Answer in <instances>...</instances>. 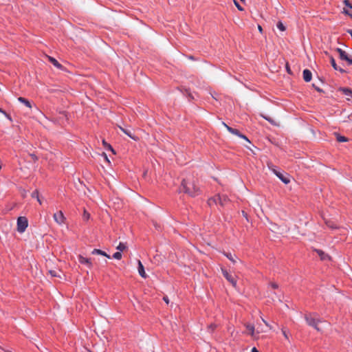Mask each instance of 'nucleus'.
<instances>
[{
    "instance_id": "obj_34",
    "label": "nucleus",
    "mask_w": 352,
    "mask_h": 352,
    "mask_svg": "<svg viewBox=\"0 0 352 352\" xmlns=\"http://www.w3.org/2000/svg\"><path fill=\"white\" fill-rule=\"evenodd\" d=\"M49 272H50V274L52 275V276H59L57 274L56 272V271H54V270H50Z\"/></svg>"
},
{
    "instance_id": "obj_9",
    "label": "nucleus",
    "mask_w": 352,
    "mask_h": 352,
    "mask_svg": "<svg viewBox=\"0 0 352 352\" xmlns=\"http://www.w3.org/2000/svg\"><path fill=\"white\" fill-rule=\"evenodd\" d=\"M336 50L342 60H346L349 65H352V58L348 56L345 51L340 48H338Z\"/></svg>"
},
{
    "instance_id": "obj_49",
    "label": "nucleus",
    "mask_w": 352,
    "mask_h": 352,
    "mask_svg": "<svg viewBox=\"0 0 352 352\" xmlns=\"http://www.w3.org/2000/svg\"><path fill=\"white\" fill-rule=\"evenodd\" d=\"M259 327V330H261V329H263L262 327H261L259 325L258 326Z\"/></svg>"
},
{
    "instance_id": "obj_14",
    "label": "nucleus",
    "mask_w": 352,
    "mask_h": 352,
    "mask_svg": "<svg viewBox=\"0 0 352 352\" xmlns=\"http://www.w3.org/2000/svg\"><path fill=\"white\" fill-rule=\"evenodd\" d=\"M303 79L305 82H309L312 78V74L310 70L305 69L303 71Z\"/></svg>"
},
{
    "instance_id": "obj_6",
    "label": "nucleus",
    "mask_w": 352,
    "mask_h": 352,
    "mask_svg": "<svg viewBox=\"0 0 352 352\" xmlns=\"http://www.w3.org/2000/svg\"><path fill=\"white\" fill-rule=\"evenodd\" d=\"M17 231L19 233H23L26 230L28 226V221L25 217H19L17 219Z\"/></svg>"
},
{
    "instance_id": "obj_41",
    "label": "nucleus",
    "mask_w": 352,
    "mask_h": 352,
    "mask_svg": "<svg viewBox=\"0 0 352 352\" xmlns=\"http://www.w3.org/2000/svg\"><path fill=\"white\" fill-rule=\"evenodd\" d=\"M163 300L165 301V302L166 304L169 303V299H168V296H164Z\"/></svg>"
},
{
    "instance_id": "obj_39",
    "label": "nucleus",
    "mask_w": 352,
    "mask_h": 352,
    "mask_svg": "<svg viewBox=\"0 0 352 352\" xmlns=\"http://www.w3.org/2000/svg\"><path fill=\"white\" fill-rule=\"evenodd\" d=\"M343 12L347 15H349V16H351V14L349 12L348 10H346V8H344V11Z\"/></svg>"
},
{
    "instance_id": "obj_8",
    "label": "nucleus",
    "mask_w": 352,
    "mask_h": 352,
    "mask_svg": "<svg viewBox=\"0 0 352 352\" xmlns=\"http://www.w3.org/2000/svg\"><path fill=\"white\" fill-rule=\"evenodd\" d=\"M54 221L59 225L65 223V217L62 211H58L53 215Z\"/></svg>"
},
{
    "instance_id": "obj_12",
    "label": "nucleus",
    "mask_w": 352,
    "mask_h": 352,
    "mask_svg": "<svg viewBox=\"0 0 352 352\" xmlns=\"http://www.w3.org/2000/svg\"><path fill=\"white\" fill-rule=\"evenodd\" d=\"M138 273L142 277V278H146V274L144 271V265H142V262L138 260Z\"/></svg>"
},
{
    "instance_id": "obj_1",
    "label": "nucleus",
    "mask_w": 352,
    "mask_h": 352,
    "mask_svg": "<svg viewBox=\"0 0 352 352\" xmlns=\"http://www.w3.org/2000/svg\"><path fill=\"white\" fill-rule=\"evenodd\" d=\"M179 190L194 197L199 194V188L196 186L194 179L189 177L183 179Z\"/></svg>"
},
{
    "instance_id": "obj_52",
    "label": "nucleus",
    "mask_w": 352,
    "mask_h": 352,
    "mask_svg": "<svg viewBox=\"0 0 352 352\" xmlns=\"http://www.w3.org/2000/svg\"><path fill=\"white\" fill-rule=\"evenodd\" d=\"M351 117H352V113L350 115Z\"/></svg>"
},
{
    "instance_id": "obj_10",
    "label": "nucleus",
    "mask_w": 352,
    "mask_h": 352,
    "mask_svg": "<svg viewBox=\"0 0 352 352\" xmlns=\"http://www.w3.org/2000/svg\"><path fill=\"white\" fill-rule=\"evenodd\" d=\"M222 273L223 276L232 284L234 287H236V280L234 278L230 275L227 270L222 269Z\"/></svg>"
},
{
    "instance_id": "obj_43",
    "label": "nucleus",
    "mask_w": 352,
    "mask_h": 352,
    "mask_svg": "<svg viewBox=\"0 0 352 352\" xmlns=\"http://www.w3.org/2000/svg\"><path fill=\"white\" fill-rule=\"evenodd\" d=\"M258 30L261 33L263 32V28L260 25H258Z\"/></svg>"
},
{
    "instance_id": "obj_30",
    "label": "nucleus",
    "mask_w": 352,
    "mask_h": 352,
    "mask_svg": "<svg viewBox=\"0 0 352 352\" xmlns=\"http://www.w3.org/2000/svg\"><path fill=\"white\" fill-rule=\"evenodd\" d=\"M344 3L348 8H349V9L352 8V4L350 3V1L349 0H344Z\"/></svg>"
},
{
    "instance_id": "obj_18",
    "label": "nucleus",
    "mask_w": 352,
    "mask_h": 352,
    "mask_svg": "<svg viewBox=\"0 0 352 352\" xmlns=\"http://www.w3.org/2000/svg\"><path fill=\"white\" fill-rule=\"evenodd\" d=\"M47 57L48 60L50 61V63H52L58 69L63 68V66L54 58L49 56H47Z\"/></svg>"
},
{
    "instance_id": "obj_3",
    "label": "nucleus",
    "mask_w": 352,
    "mask_h": 352,
    "mask_svg": "<svg viewBox=\"0 0 352 352\" xmlns=\"http://www.w3.org/2000/svg\"><path fill=\"white\" fill-rule=\"evenodd\" d=\"M230 202V199L226 195H217L214 197L210 198L208 201L209 206L219 204L221 207H223Z\"/></svg>"
},
{
    "instance_id": "obj_42",
    "label": "nucleus",
    "mask_w": 352,
    "mask_h": 352,
    "mask_svg": "<svg viewBox=\"0 0 352 352\" xmlns=\"http://www.w3.org/2000/svg\"><path fill=\"white\" fill-rule=\"evenodd\" d=\"M274 294L277 296V298H278V300H280H280H281V298H280L281 295H280V294H276V293L275 292V293H274Z\"/></svg>"
},
{
    "instance_id": "obj_47",
    "label": "nucleus",
    "mask_w": 352,
    "mask_h": 352,
    "mask_svg": "<svg viewBox=\"0 0 352 352\" xmlns=\"http://www.w3.org/2000/svg\"><path fill=\"white\" fill-rule=\"evenodd\" d=\"M120 129L123 132V130H125V128H123L120 126H119Z\"/></svg>"
},
{
    "instance_id": "obj_35",
    "label": "nucleus",
    "mask_w": 352,
    "mask_h": 352,
    "mask_svg": "<svg viewBox=\"0 0 352 352\" xmlns=\"http://www.w3.org/2000/svg\"><path fill=\"white\" fill-rule=\"evenodd\" d=\"M282 333H283L284 337L285 338V339L288 340V338H289L288 335L284 329H282Z\"/></svg>"
},
{
    "instance_id": "obj_16",
    "label": "nucleus",
    "mask_w": 352,
    "mask_h": 352,
    "mask_svg": "<svg viewBox=\"0 0 352 352\" xmlns=\"http://www.w3.org/2000/svg\"><path fill=\"white\" fill-rule=\"evenodd\" d=\"M18 100L20 102L23 103L25 107H27L30 109H31L32 108L31 102L28 99L23 98V97H19V98H18Z\"/></svg>"
},
{
    "instance_id": "obj_29",
    "label": "nucleus",
    "mask_w": 352,
    "mask_h": 352,
    "mask_svg": "<svg viewBox=\"0 0 352 352\" xmlns=\"http://www.w3.org/2000/svg\"><path fill=\"white\" fill-rule=\"evenodd\" d=\"M102 143L103 144L107 147L109 149H110L113 153H115L114 152V150L113 149V148L111 147V146L110 144H108L104 140L102 141Z\"/></svg>"
},
{
    "instance_id": "obj_7",
    "label": "nucleus",
    "mask_w": 352,
    "mask_h": 352,
    "mask_svg": "<svg viewBox=\"0 0 352 352\" xmlns=\"http://www.w3.org/2000/svg\"><path fill=\"white\" fill-rule=\"evenodd\" d=\"M222 124L227 129V130L230 133H232V134H234L235 135H237V136H239V137L245 140L248 142H250V140L248 139V138L245 135L241 134L238 129H233V128L229 126L225 122H222Z\"/></svg>"
},
{
    "instance_id": "obj_31",
    "label": "nucleus",
    "mask_w": 352,
    "mask_h": 352,
    "mask_svg": "<svg viewBox=\"0 0 352 352\" xmlns=\"http://www.w3.org/2000/svg\"><path fill=\"white\" fill-rule=\"evenodd\" d=\"M270 287L274 289H278V285L276 283H271L270 284Z\"/></svg>"
},
{
    "instance_id": "obj_19",
    "label": "nucleus",
    "mask_w": 352,
    "mask_h": 352,
    "mask_svg": "<svg viewBox=\"0 0 352 352\" xmlns=\"http://www.w3.org/2000/svg\"><path fill=\"white\" fill-rule=\"evenodd\" d=\"M330 61H331V65H332V67H333L334 69L339 70L341 72H344V69H342V68H339L338 67V65L336 63L335 59L333 58V56H330Z\"/></svg>"
},
{
    "instance_id": "obj_28",
    "label": "nucleus",
    "mask_w": 352,
    "mask_h": 352,
    "mask_svg": "<svg viewBox=\"0 0 352 352\" xmlns=\"http://www.w3.org/2000/svg\"><path fill=\"white\" fill-rule=\"evenodd\" d=\"M89 217H90L89 213V212H87L85 210H84V213H83V216H82L83 219H84L85 220H86V221H87V220H88V219H89Z\"/></svg>"
},
{
    "instance_id": "obj_17",
    "label": "nucleus",
    "mask_w": 352,
    "mask_h": 352,
    "mask_svg": "<svg viewBox=\"0 0 352 352\" xmlns=\"http://www.w3.org/2000/svg\"><path fill=\"white\" fill-rule=\"evenodd\" d=\"M91 253H92V254L102 255V256H106L108 258H110V256L109 254H107L105 252H104L101 250H99V249H94Z\"/></svg>"
},
{
    "instance_id": "obj_21",
    "label": "nucleus",
    "mask_w": 352,
    "mask_h": 352,
    "mask_svg": "<svg viewBox=\"0 0 352 352\" xmlns=\"http://www.w3.org/2000/svg\"><path fill=\"white\" fill-rule=\"evenodd\" d=\"M123 132L127 135L129 137H130L131 138H132L133 140H137V138L133 135L132 132L131 130L129 129H125V130H123Z\"/></svg>"
},
{
    "instance_id": "obj_36",
    "label": "nucleus",
    "mask_w": 352,
    "mask_h": 352,
    "mask_svg": "<svg viewBox=\"0 0 352 352\" xmlns=\"http://www.w3.org/2000/svg\"><path fill=\"white\" fill-rule=\"evenodd\" d=\"M312 86L314 87V89L318 91V92H322V89H320L318 86H316L315 84H313Z\"/></svg>"
},
{
    "instance_id": "obj_27",
    "label": "nucleus",
    "mask_w": 352,
    "mask_h": 352,
    "mask_svg": "<svg viewBox=\"0 0 352 352\" xmlns=\"http://www.w3.org/2000/svg\"><path fill=\"white\" fill-rule=\"evenodd\" d=\"M32 198H36V199H38L39 192H38V191L37 190H35L34 192H32Z\"/></svg>"
},
{
    "instance_id": "obj_20",
    "label": "nucleus",
    "mask_w": 352,
    "mask_h": 352,
    "mask_svg": "<svg viewBox=\"0 0 352 352\" xmlns=\"http://www.w3.org/2000/svg\"><path fill=\"white\" fill-rule=\"evenodd\" d=\"M225 256L234 264L236 263L237 257L232 256L231 253H224Z\"/></svg>"
},
{
    "instance_id": "obj_40",
    "label": "nucleus",
    "mask_w": 352,
    "mask_h": 352,
    "mask_svg": "<svg viewBox=\"0 0 352 352\" xmlns=\"http://www.w3.org/2000/svg\"><path fill=\"white\" fill-rule=\"evenodd\" d=\"M102 155L104 156L105 161H107L108 163H110V161L109 160L106 153H103Z\"/></svg>"
},
{
    "instance_id": "obj_32",
    "label": "nucleus",
    "mask_w": 352,
    "mask_h": 352,
    "mask_svg": "<svg viewBox=\"0 0 352 352\" xmlns=\"http://www.w3.org/2000/svg\"><path fill=\"white\" fill-rule=\"evenodd\" d=\"M234 5L236 6V7L239 10H243V8L239 5V3H238L237 1L236 0H234Z\"/></svg>"
},
{
    "instance_id": "obj_48",
    "label": "nucleus",
    "mask_w": 352,
    "mask_h": 352,
    "mask_svg": "<svg viewBox=\"0 0 352 352\" xmlns=\"http://www.w3.org/2000/svg\"><path fill=\"white\" fill-rule=\"evenodd\" d=\"M38 202L40 204H42V201L40 199V197H38V199H37Z\"/></svg>"
},
{
    "instance_id": "obj_22",
    "label": "nucleus",
    "mask_w": 352,
    "mask_h": 352,
    "mask_svg": "<svg viewBox=\"0 0 352 352\" xmlns=\"http://www.w3.org/2000/svg\"><path fill=\"white\" fill-rule=\"evenodd\" d=\"M127 248V246L126 243H120L116 247V249L119 250L120 252H122L125 250Z\"/></svg>"
},
{
    "instance_id": "obj_5",
    "label": "nucleus",
    "mask_w": 352,
    "mask_h": 352,
    "mask_svg": "<svg viewBox=\"0 0 352 352\" xmlns=\"http://www.w3.org/2000/svg\"><path fill=\"white\" fill-rule=\"evenodd\" d=\"M267 166L284 184H287L290 182L289 178L278 171L272 163H267Z\"/></svg>"
},
{
    "instance_id": "obj_23",
    "label": "nucleus",
    "mask_w": 352,
    "mask_h": 352,
    "mask_svg": "<svg viewBox=\"0 0 352 352\" xmlns=\"http://www.w3.org/2000/svg\"><path fill=\"white\" fill-rule=\"evenodd\" d=\"M276 26H277L278 29H279L282 32H284L286 30L285 26L283 25V23L281 21H278L276 24Z\"/></svg>"
},
{
    "instance_id": "obj_50",
    "label": "nucleus",
    "mask_w": 352,
    "mask_h": 352,
    "mask_svg": "<svg viewBox=\"0 0 352 352\" xmlns=\"http://www.w3.org/2000/svg\"><path fill=\"white\" fill-rule=\"evenodd\" d=\"M240 1H241V2H243H243H245V0H240Z\"/></svg>"
},
{
    "instance_id": "obj_24",
    "label": "nucleus",
    "mask_w": 352,
    "mask_h": 352,
    "mask_svg": "<svg viewBox=\"0 0 352 352\" xmlns=\"http://www.w3.org/2000/svg\"><path fill=\"white\" fill-rule=\"evenodd\" d=\"M337 140L339 142H345L347 141V138H345L344 136L337 135Z\"/></svg>"
},
{
    "instance_id": "obj_38",
    "label": "nucleus",
    "mask_w": 352,
    "mask_h": 352,
    "mask_svg": "<svg viewBox=\"0 0 352 352\" xmlns=\"http://www.w3.org/2000/svg\"><path fill=\"white\" fill-rule=\"evenodd\" d=\"M0 112L3 113L8 119L11 120L10 116L7 114L6 112L3 111L1 109H0Z\"/></svg>"
},
{
    "instance_id": "obj_15",
    "label": "nucleus",
    "mask_w": 352,
    "mask_h": 352,
    "mask_svg": "<svg viewBox=\"0 0 352 352\" xmlns=\"http://www.w3.org/2000/svg\"><path fill=\"white\" fill-rule=\"evenodd\" d=\"M322 261L329 260L330 256L320 250H315Z\"/></svg>"
},
{
    "instance_id": "obj_2",
    "label": "nucleus",
    "mask_w": 352,
    "mask_h": 352,
    "mask_svg": "<svg viewBox=\"0 0 352 352\" xmlns=\"http://www.w3.org/2000/svg\"><path fill=\"white\" fill-rule=\"evenodd\" d=\"M304 318L309 326L314 327L316 331L319 332L322 331V329L318 327V323L321 322V320L316 317V314H307L305 315Z\"/></svg>"
},
{
    "instance_id": "obj_13",
    "label": "nucleus",
    "mask_w": 352,
    "mask_h": 352,
    "mask_svg": "<svg viewBox=\"0 0 352 352\" xmlns=\"http://www.w3.org/2000/svg\"><path fill=\"white\" fill-rule=\"evenodd\" d=\"M78 261L81 264H85V265H87L89 267H91V266H92V263L90 261V260L89 258H87L81 256V255L78 256Z\"/></svg>"
},
{
    "instance_id": "obj_11",
    "label": "nucleus",
    "mask_w": 352,
    "mask_h": 352,
    "mask_svg": "<svg viewBox=\"0 0 352 352\" xmlns=\"http://www.w3.org/2000/svg\"><path fill=\"white\" fill-rule=\"evenodd\" d=\"M338 91H339L342 95H344L347 97V99H349V97L352 98V89L346 87H340L338 89Z\"/></svg>"
},
{
    "instance_id": "obj_46",
    "label": "nucleus",
    "mask_w": 352,
    "mask_h": 352,
    "mask_svg": "<svg viewBox=\"0 0 352 352\" xmlns=\"http://www.w3.org/2000/svg\"><path fill=\"white\" fill-rule=\"evenodd\" d=\"M31 157H32V158L34 160H37V157H36V155H34V154H32V155H31Z\"/></svg>"
},
{
    "instance_id": "obj_44",
    "label": "nucleus",
    "mask_w": 352,
    "mask_h": 352,
    "mask_svg": "<svg viewBox=\"0 0 352 352\" xmlns=\"http://www.w3.org/2000/svg\"><path fill=\"white\" fill-rule=\"evenodd\" d=\"M265 120H268L269 122H272V120H271V118H267V117H265V116H263Z\"/></svg>"
},
{
    "instance_id": "obj_51",
    "label": "nucleus",
    "mask_w": 352,
    "mask_h": 352,
    "mask_svg": "<svg viewBox=\"0 0 352 352\" xmlns=\"http://www.w3.org/2000/svg\"><path fill=\"white\" fill-rule=\"evenodd\" d=\"M1 169V166L0 165V170Z\"/></svg>"
},
{
    "instance_id": "obj_25",
    "label": "nucleus",
    "mask_w": 352,
    "mask_h": 352,
    "mask_svg": "<svg viewBox=\"0 0 352 352\" xmlns=\"http://www.w3.org/2000/svg\"><path fill=\"white\" fill-rule=\"evenodd\" d=\"M113 258H114L115 259H117V260H120L122 258V254L120 252H115L113 254Z\"/></svg>"
},
{
    "instance_id": "obj_45",
    "label": "nucleus",
    "mask_w": 352,
    "mask_h": 352,
    "mask_svg": "<svg viewBox=\"0 0 352 352\" xmlns=\"http://www.w3.org/2000/svg\"><path fill=\"white\" fill-rule=\"evenodd\" d=\"M251 352H259V351L256 349V348L253 347V348L252 349Z\"/></svg>"
},
{
    "instance_id": "obj_26",
    "label": "nucleus",
    "mask_w": 352,
    "mask_h": 352,
    "mask_svg": "<svg viewBox=\"0 0 352 352\" xmlns=\"http://www.w3.org/2000/svg\"><path fill=\"white\" fill-rule=\"evenodd\" d=\"M326 224L327 225L328 227L333 228V229L338 228V226H336L335 223L331 221H327Z\"/></svg>"
},
{
    "instance_id": "obj_4",
    "label": "nucleus",
    "mask_w": 352,
    "mask_h": 352,
    "mask_svg": "<svg viewBox=\"0 0 352 352\" xmlns=\"http://www.w3.org/2000/svg\"><path fill=\"white\" fill-rule=\"evenodd\" d=\"M245 327L248 331V334L254 339H257L259 333L265 332V330L264 329L259 330V327H258L257 329L255 330L254 325L250 323H246Z\"/></svg>"
},
{
    "instance_id": "obj_33",
    "label": "nucleus",
    "mask_w": 352,
    "mask_h": 352,
    "mask_svg": "<svg viewBox=\"0 0 352 352\" xmlns=\"http://www.w3.org/2000/svg\"><path fill=\"white\" fill-rule=\"evenodd\" d=\"M262 319V321L263 322V323L267 326L270 329H272V326L265 320L263 319V318H261Z\"/></svg>"
},
{
    "instance_id": "obj_37",
    "label": "nucleus",
    "mask_w": 352,
    "mask_h": 352,
    "mask_svg": "<svg viewBox=\"0 0 352 352\" xmlns=\"http://www.w3.org/2000/svg\"><path fill=\"white\" fill-rule=\"evenodd\" d=\"M216 327V325L215 324H211L209 327H208V329L212 331Z\"/></svg>"
}]
</instances>
